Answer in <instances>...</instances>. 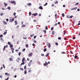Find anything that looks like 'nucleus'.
Masks as SVG:
<instances>
[{
  "instance_id": "f257e3e1",
  "label": "nucleus",
  "mask_w": 80,
  "mask_h": 80,
  "mask_svg": "<svg viewBox=\"0 0 80 80\" xmlns=\"http://www.w3.org/2000/svg\"><path fill=\"white\" fill-rule=\"evenodd\" d=\"M33 55V53L32 52H31L30 53H29L28 54V57H32V55Z\"/></svg>"
},
{
  "instance_id": "f03ea898",
  "label": "nucleus",
  "mask_w": 80,
  "mask_h": 80,
  "mask_svg": "<svg viewBox=\"0 0 80 80\" xmlns=\"http://www.w3.org/2000/svg\"><path fill=\"white\" fill-rule=\"evenodd\" d=\"M10 22H13V21H14V18H12V19H10Z\"/></svg>"
},
{
  "instance_id": "7ed1b4c3",
  "label": "nucleus",
  "mask_w": 80,
  "mask_h": 80,
  "mask_svg": "<svg viewBox=\"0 0 80 80\" xmlns=\"http://www.w3.org/2000/svg\"><path fill=\"white\" fill-rule=\"evenodd\" d=\"M11 3H13L15 5H16V2H15V1H11Z\"/></svg>"
},
{
  "instance_id": "20e7f679",
  "label": "nucleus",
  "mask_w": 80,
  "mask_h": 80,
  "mask_svg": "<svg viewBox=\"0 0 80 80\" xmlns=\"http://www.w3.org/2000/svg\"><path fill=\"white\" fill-rule=\"evenodd\" d=\"M77 8H78L77 7L72 8L71 9V10H77Z\"/></svg>"
},
{
  "instance_id": "39448f33",
  "label": "nucleus",
  "mask_w": 80,
  "mask_h": 80,
  "mask_svg": "<svg viewBox=\"0 0 80 80\" xmlns=\"http://www.w3.org/2000/svg\"><path fill=\"white\" fill-rule=\"evenodd\" d=\"M15 49H14V48H12L11 49V50H12V53H13L14 52L13 51H14V50Z\"/></svg>"
},
{
  "instance_id": "423d86ee",
  "label": "nucleus",
  "mask_w": 80,
  "mask_h": 80,
  "mask_svg": "<svg viewBox=\"0 0 80 80\" xmlns=\"http://www.w3.org/2000/svg\"><path fill=\"white\" fill-rule=\"evenodd\" d=\"M44 66H45L46 67V66H47V65H48V63H47V62H45V63H44L43 64Z\"/></svg>"
},
{
  "instance_id": "0eeeda50",
  "label": "nucleus",
  "mask_w": 80,
  "mask_h": 80,
  "mask_svg": "<svg viewBox=\"0 0 80 80\" xmlns=\"http://www.w3.org/2000/svg\"><path fill=\"white\" fill-rule=\"evenodd\" d=\"M48 48H50V47H51V44H50V43L49 42L48 43Z\"/></svg>"
},
{
  "instance_id": "6e6552de",
  "label": "nucleus",
  "mask_w": 80,
  "mask_h": 80,
  "mask_svg": "<svg viewBox=\"0 0 80 80\" xmlns=\"http://www.w3.org/2000/svg\"><path fill=\"white\" fill-rule=\"evenodd\" d=\"M32 15H34V16H37V15H38V13H33L32 14Z\"/></svg>"
},
{
  "instance_id": "1a4fd4ad",
  "label": "nucleus",
  "mask_w": 80,
  "mask_h": 80,
  "mask_svg": "<svg viewBox=\"0 0 80 80\" xmlns=\"http://www.w3.org/2000/svg\"><path fill=\"white\" fill-rule=\"evenodd\" d=\"M3 23L4 24V25H7V22H5V21H3Z\"/></svg>"
},
{
  "instance_id": "9d476101",
  "label": "nucleus",
  "mask_w": 80,
  "mask_h": 80,
  "mask_svg": "<svg viewBox=\"0 0 80 80\" xmlns=\"http://www.w3.org/2000/svg\"><path fill=\"white\" fill-rule=\"evenodd\" d=\"M5 75H7V76H10V74L9 73L6 72L5 73Z\"/></svg>"
},
{
  "instance_id": "9b49d317",
  "label": "nucleus",
  "mask_w": 80,
  "mask_h": 80,
  "mask_svg": "<svg viewBox=\"0 0 80 80\" xmlns=\"http://www.w3.org/2000/svg\"><path fill=\"white\" fill-rule=\"evenodd\" d=\"M25 58L24 57L23 58L22 60V62H24V61H25Z\"/></svg>"
},
{
  "instance_id": "f8f14e48",
  "label": "nucleus",
  "mask_w": 80,
  "mask_h": 80,
  "mask_svg": "<svg viewBox=\"0 0 80 80\" xmlns=\"http://www.w3.org/2000/svg\"><path fill=\"white\" fill-rule=\"evenodd\" d=\"M24 64H25V62H22L21 64L20 65H21V66H22V65H24Z\"/></svg>"
},
{
  "instance_id": "ddd939ff",
  "label": "nucleus",
  "mask_w": 80,
  "mask_h": 80,
  "mask_svg": "<svg viewBox=\"0 0 80 80\" xmlns=\"http://www.w3.org/2000/svg\"><path fill=\"white\" fill-rule=\"evenodd\" d=\"M5 32H4V33H3V35H6V34H7V30H5Z\"/></svg>"
},
{
  "instance_id": "4468645a",
  "label": "nucleus",
  "mask_w": 80,
  "mask_h": 80,
  "mask_svg": "<svg viewBox=\"0 0 80 80\" xmlns=\"http://www.w3.org/2000/svg\"><path fill=\"white\" fill-rule=\"evenodd\" d=\"M14 23H15V25H17V20L15 21Z\"/></svg>"
},
{
  "instance_id": "2eb2a0df",
  "label": "nucleus",
  "mask_w": 80,
  "mask_h": 80,
  "mask_svg": "<svg viewBox=\"0 0 80 80\" xmlns=\"http://www.w3.org/2000/svg\"><path fill=\"white\" fill-rule=\"evenodd\" d=\"M4 5L5 7H7V5H8V4L6 3L5 2H4Z\"/></svg>"
},
{
  "instance_id": "dca6fc26",
  "label": "nucleus",
  "mask_w": 80,
  "mask_h": 80,
  "mask_svg": "<svg viewBox=\"0 0 80 80\" xmlns=\"http://www.w3.org/2000/svg\"><path fill=\"white\" fill-rule=\"evenodd\" d=\"M20 58H18V60H17V62H19V60H20Z\"/></svg>"
},
{
  "instance_id": "f3484780",
  "label": "nucleus",
  "mask_w": 80,
  "mask_h": 80,
  "mask_svg": "<svg viewBox=\"0 0 80 80\" xmlns=\"http://www.w3.org/2000/svg\"><path fill=\"white\" fill-rule=\"evenodd\" d=\"M55 33V31H52V35H53Z\"/></svg>"
},
{
  "instance_id": "a211bd4d",
  "label": "nucleus",
  "mask_w": 80,
  "mask_h": 80,
  "mask_svg": "<svg viewBox=\"0 0 80 80\" xmlns=\"http://www.w3.org/2000/svg\"><path fill=\"white\" fill-rule=\"evenodd\" d=\"M39 9H40V10H42L43 9V8L42 7V6H40L39 7Z\"/></svg>"
},
{
  "instance_id": "6ab92c4d",
  "label": "nucleus",
  "mask_w": 80,
  "mask_h": 80,
  "mask_svg": "<svg viewBox=\"0 0 80 80\" xmlns=\"http://www.w3.org/2000/svg\"><path fill=\"white\" fill-rule=\"evenodd\" d=\"M28 72H30L32 71V70L30 69V68H28Z\"/></svg>"
},
{
  "instance_id": "aec40b11",
  "label": "nucleus",
  "mask_w": 80,
  "mask_h": 80,
  "mask_svg": "<svg viewBox=\"0 0 80 80\" xmlns=\"http://www.w3.org/2000/svg\"><path fill=\"white\" fill-rule=\"evenodd\" d=\"M26 48H28V47H29V46H28V44H26Z\"/></svg>"
},
{
  "instance_id": "412c9836",
  "label": "nucleus",
  "mask_w": 80,
  "mask_h": 80,
  "mask_svg": "<svg viewBox=\"0 0 80 80\" xmlns=\"http://www.w3.org/2000/svg\"><path fill=\"white\" fill-rule=\"evenodd\" d=\"M5 48H6V46H4L3 49V51H4V50H5Z\"/></svg>"
},
{
  "instance_id": "4be33fe9",
  "label": "nucleus",
  "mask_w": 80,
  "mask_h": 80,
  "mask_svg": "<svg viewBox=\"0 0 80 80\" xmlns=\"http://www.w3.org/2000/svg\"><path fill=\"white\" fill-rule=\"evenodd\" d=\"M10 48H12V47H13V45L10 44Z\"/></svg>"
},
{
  "instance_id": "5701e85b",
  "label": "nucleus",
  "mask_w": 80,
  "mask_h": 80,
  "mask_svg": "<svg viewBox=\"0 0 80 80\" xmlns=\"http://www.w3.org/2000/svg\"><path fill=\"white\" fill-rule=\"evenodd\" d=\"M28 5L30 6V5H32V4L30 3H28V4H27Z\"/></svg>"
},
{
  "instance_id": "b1692460",
  "label": "nucleus",
  "mask_w": 80,
  "mask_h": 80,
  "mask_svg": "<svg viewBox=\"0 0 80 80\" xmlns=\"http://www.w3.org/2000/svg\"><path fill=\"white\" fill-rule=\"evenodd\" d=\"M48 55H49V53H47L46 55V57H48Z\"/></svg>"
},
{
  "instance_id": "393cba45",
  "label": "nucleus",
  "mask_w": 80,
  "mask_h": 80,
  "mask_svg": "<svg viewBox=\"0 0 80 80\" xmlns=\"http://www.w3.org/2000/svg\"><path fill=\"white\" fill-rule=\"evenodd\" d=\"M8 45H11V42H8Z\"/></svg>"
},
{
  "instance_id": "a878e982",
  "label": "nucleus",
  "mask_w": 80,
  "mask_h": 80,
  "mask_svg": "<svg viewBox=\"0 0 80 80\" xmlns=\"http://www.w3.org/2000/svg\"><path fill=\"white\" fill-rule=\"evenodd\" d=\"M78 57V56H77V55H75V56H74V58H77Z\"/></svg>"
},
{
  "instance_id": "bb28decb",
  "label": "nucleus",
  "mask_w": 80,
  "mask_h": 80,
  "mask_svg": "<svg viewBox=\"0 0 80 80\" xmlns=\"http://www.w3.org/2000/svg\"><path fill=\"white\" fill-rule=\"evenodd\" d=\"M3 15H4V14H3V13H0L1 16H3Z\"/></svg>"
},
{
  "instance_id": "cd10ccee",
  "label": "nucleus",
  "mask_w": 80,
  "mask_h": 80,
  "mask_svg": "<svg viewBox=\"0 0 80 80\" xmlns=\"http://www.w3.org/2000/svg\"><path fill=\"white\" fill-rule=\"evenodd\" d=\"M62 17H64L65 16V14H64V13H62Z\"/></svg>"
},
{
  "instance_id": "c85d7f7f",
  "label": "nucleus",
  "mask_w": 80,
  "mask_h": 80,
  "mask_svg": "<svg viewBox=\"0 0 80 80\" xmlns=\"http://www.w3.org/2000/svg\"><path fill=\"white\" fill-rule=\"evenodd\" d=\"M47 51V48H45L44 49V52H46Z\"/></svg>"
},
{
  "instance_id": "c756f323",
  "label": "nucleus",
  "mask_w": 80,
  "mask_h": 80,
  "mask_svg": "<svg viewBox=\"0 0 80 80\" xmlns=\"http://www.w3.org/2000/svg\"><path fill=\"white\" fill-rule=\"evenodd\" d=\"M30 65H31V63H29L28 64V66L29 67H30Z\"/></svg>"
},
{
  "instance_id": "7c9ffc66",
  "label": "nucleus",
  "mask_w": 80,
  "mask_h": 80,
  "mask_svg": "<svg viewBox=\"0 0 80 80\" xmlns=\"http://www.w3.org/2000/svg\"><path fill=\"white\" fill-rule=\"evenodd\" d=\"M78 4H79V3L78 2L76 3L75 5H78Z\"/></svg>"
},
{
  "instance_id": "2f4dec72",
  "label": "nucleus",
  "mask_w": 80,
  "mask_h": 80,
  "mask_svg": "<svg viewBox=\"0 0 80 80\" xmlns=\"http://www.w3.org/2000/svg\"><path fill=\"white\" fill-rule=\"evenodd\" d=\"M8 10H10V9H11V8L9 7H8Z\"/></svg>"
},
{
  "instance_id": "473e14b6",
  "label": "nucleus",
  "mask_w": 80,
  "mask_h": 80,
  "mask_svg": "<svg viewBox=\"0 0 80 80\" xmlns=\"http://www.w3.org/2000/svg\"><path fill=\"white\" fill-rule=\"evenodd\" d=\"M45 29L46 30H48V27H47V26H46L45 27Z\"/></svg>"
},
{
  "instance_id": "72a5a7b5",
  "label": "nucleus",
  "mask_w": 80,
  "mask_h": 80,
  "mask_svg": "<svg viewBox=\"0 0 80 80\" xmlns=\"http://www.w3.org/2000/svg\"><path fill=\"white\" fill-rule=\"evenodd\" d=\"M43 32H44L45 34H46V32H47L46 30H44V31H43Z\"/></svg>"
},
{
  "instance_id": "f704fd0d",
  "label": "nucleus",
  "mask_w": 80,
  "mask_h": 80,
  "mask_svg": "<svg viewBox=\"0 0 80 80\" xmlns=\"http://www.w3.org/2000/svg\"><path fill=\"white\" fill-rule=\"evenodd\" d=\"M12 58H9V60L10 61H12Z\"/></svg>"
},
{
  "instance_id": "c9c22d12",
  "label": "nucleus",
  "mask_w": 80,
  "mask_h": 80,
  "mask_svg": "<svg viewBox=\"0 0 80 80\" xmlns=\"http://www.w3.org/2000/svg\"><path fill=\"white\" fill-rule=\"evenodd\" d=\"M55 4H57L58 3V1H56L55 2H54Z\"/></svg>"
},
{
  "instance_id": "e433bc0d",
  "label": "nucleus",
  "mask_w": 80,
  "mask_h": 80,
  "mask_svg": "<svg viewBox=\"0 0 80 80\" xmlns=\"http://www.w3.org/2000/svg\"><path fill=\"white\" fill-rule=\"evenodd\" d=\"M67 18H70V16H67Z\"/></svg>"
},
{
  "instance_id": "4c0bfd02",
  "label": "nucleus",
  "mask_w": 80,
  "mask_h": 80,
  "mask_svg": "<svg viewBox=\"0 0 80 80\" xmlns=\"http://www.w3.org/2000/svg\"><path fill=\"white\" fill-rule=\"evenodd\" d=\"M24 70H26V69H27L26 66H25L24 67Z\"/></svg>"
},
{
  "instance_id": "58836bf2",
  "label": "nucleus",
  "mask_w": 80,
  "mask_h": 80,
  "mask_svg": "<svg viewBox=\"0 0 80 80\" xmlns=\"http://www.w3.org/2000/svg\"><path fill=\"white\" fill-rule=\"evenodd\" d=\"M72 17H73V16L72 15H71L70 17V18H72Z\"/></svg>"
},
{
  "instance_id": "ea45409f",
  "label": "nucleus",
  "mask_w": 80,
  "mask_h": 80,
  "mask_svg": "<svg viewBox=\"0 0 80 80\" xmlns=\"http://www.w3.org/2000/svg\"><path fill=\"white\" fill-rule=\"evenodd\" d=\"M31 14H32V13L31 12H29V15H31Z\"/></svg>"
},
{
  "instance_id": "a19ab883",
  "label": "nucleus",
  "mask_w": 80,
  "mask_h": 80,
  "mask_svg": "<svg viewBox=\"0 0 80 80\" xmlns=\"http://www.w3.org/2000/svg\"><path fill=\"white\" fill-rule=\"evenodd\" d=\"M61 53L62 54H65V52H61Z\"/></svg>"
},
{
  "instance_id": "79ce46f5",
  "label": "nucleus",
  "mask_w": 80,
  "mask_h": 80,
  "mask_svg": "<svg viewBox=\"0 0 80 80\" xmlns=\"http://www.w3.org/2000/svg\"><path fill=\"white\" fill-rule=\"evenodd\" d=\"M47 4H48V3H46L45 4H44L43 5V6H46V5H47Z\"/></svg>"
},
{
  "instance_id": "37998d69",
  "label": "nucleus",
  "mask_w": 80,
  "mask_h": 80,
  "mask_svg": "<svg viewBox=\"0 0 80 80\" xmlns=\"http://www.w3.org/2000/svg\"><path fill=\"white\" fill-rule=\"evenodd\" d=\"M25 50H26L25 48H24L22 49V51L23 52H24V51H25Z\"/></svg>"
},
{
  "instance_id": "c03bdc74",
  "label": "nucleus",
  "mask_w": 80,
  "mask_h": 80,
  "mask_svg": "<svg viewBox=\"0 0 80 80\" xmlns=\"http://www.w3.org/2000/svg\"><path fill=\"white\" fill-rule=\"evenodd\" d=\"M25 27V25H23L22 27Z\"/></svg>"
},
{
  "instance_id": "a18cd8bd",
  "label": "nucleus",
  "mask_w": 80,
  "mask_h": 80,
  "mask_svg": "<svg viewBox=\"0 0 80 80\" xmlns=\"http://www.w3.org/2000/svg\"><path fill=\"white\" fill-rule=\"evenodd\" d=\"M58 40H61V37H59L58 38Z\"/></svg>"
},
{
  "instance_id": "49530a36",
  "label": "nucleus",
  "mask_w": 80,
  "mask_h": 80,
  "mask_svg": "<svg viewBox=\"0 0 80 80\" xmlns=\"http://www.w3.org/2000/svg\"><path fill=\"white\" fill-rule=\"evenodd\" d=\"M3 37V35L1 34L0 36V38H2Z\"/></svg>"
},
{
  "instance_id": "de8ad7c7",
  "label": "nucleus",
  "mask_w": 80,
  "mask_h": 80,
  "mask_svg": "<svg viewBox=\"0 0 80 80\" xmlns=\"http://www.w3.org/2000/svg\"><path fill=\"white\" fill-rule=\"evenodd\" d=\"M27 73V71L25 70L24 71V74H25V75H26V74Z\"/></svg>"
},
{
  "instance_id": "09e8293b",
  "label": "nucleus",
  "mask_w": 80,
  "mask_h": 80,
  "mask_svg": "<svg viewBox=\"0 0 80 80\" xmlns=\"http://www.w3.org/2000/svg\"><path fill=\"white\" fill-rule=\"evenodd\" d=\"M20 55H21V52H20L18 53V55L19 56H20Z\"/></svg>"
},
{
  "instance_id": "8fccbe9b",
  "label": "nucleus",
  "mask_w": 80,
  "mask_h": 80,
  "mask_svg": "<svg viewBox=\"0 0 80 80\" xmlns=\"http://www.w3.org/2000/svg\"><path fill=\"white\" fill-rule=\"evenodd\" d=\"M3 66L4 68H5V65L4 64H3Z\"/></svg>"
},
{
  "instance_id": "3c124183",
  "label": "nucleus",
  "mask_w": 80,
  "mask_h": 80,
  "mask_svg": "<svg viewBox=\"0 0 80 80\" xmlns=\"http://www.w3.org/2000/svg\"><path fill=\"white\" fill-rule=\"evenodd\" d=\"M53 28H54L53 27L51 28V30H53Z\"/></svg>"
},
{
  "instance_id": "603ef678",
  "label": "nucleus",
  "mask_w": 80,
  "mask_h": 80,
  "mask_svg": "<svg viewBox=\"0 0 80 80\" xmlns=\"http://www.w3.org/2000/svg\"><path fill=\"white\" fill-rule=\"evenodd\" d=\"M41 56H42V57H43V56H44V54L41 53Z\"/></svg>"
},
{
  "instance_id": "864d4df0",
  "label": "nucleus",
  "mask_w": 80,
  "mask_h": 80,
  "mask_svg": "<svg viewBox=\"0 0 80 80\" xmlns=\"http://www.w3.org/2000/svg\"><path fill=\"white\" fill-rule=\"evenodd\" d=\"M55 45H58V43L56 42L55 43Z\"/></svg>"
},
{
  "instance_id": "5fc2aeb1",
  "label": "nucleus",
  "mask_w": 80,
  "mask_h": 80,
  "mask_svg": "<svg viewBox=\"0 0 80 80\" xmlns=\"http://www.w3.org/2000/svg\"><path fill=\"white\" fill-rule=\"evenodd\" d=\"M57 14H55V17L56 19H57Z\"/></svg>"
},
{
  "instance_id": "6e6d98bb",
  "label": "nucleus",
  "mask_w": 80,
  "mask_h": 80,
  "mask_svg": "<svg viewBox=\"0 0 80 80\" xmlns=\"http://www.w3.org/2000/svg\"><path fill=\"white\" fill-rule=\"evenodd\" d=\"M20 69L21 70L23 71V69L22 68H20Z\"/></svg>"
},
{
  "instance_id": "4d7b16f0",
  "label": "nucleus",
  "mask_w": 80,
  "mask_h": 80,
  "mask_svg": "<svg viewBox=\"0 0 80 80\" xmlns=\"http://www.w3.org/2000/svg\"><path fill=\"white\" fill-rule=\"evenodd\" d=\"M64 35H65V33H66V31H64Z\"/></svg>"
},
{
  "instance_id": "13d9d810",
  "label": "nucleus",
  "mask_w": 80,
  "mask_h": 80,
  "mask_svg": "<svg viewBox=\"0 0 80 80\" xmlns=\"http://www.w3.org/2000/svg\"><path fill=\"white\" fill-rule=\"evenodd\" d=\"M33 21H34V22H37V20H34Z\"/></svg>"
},
{
  "instance_id": "bf43d9fd",
  "label": "nucleus",
  "mask_w": 80,
  "mask_h": 80,
  "mask_svg": "<svg viewBox=\"0 0 80 80\" xmlns=\"http://www.w3.org/2000/svg\"><path fill=\"white\" fill-rule=\"evenodd\" d=\"M14 18H17V16H14Z\"/></svg>"
},
{
  "instance_id": "052dcab7",
  "label": "nucleus",
  "mask_w": 80,
  "mask_h": 80,
  "mask_svg": "<svg viewBox=\"0 0 80 80\" xmlns=\"http://www.w3.org/2000/svg\"><path fill=\"white\" fill-rule=\"evenodd\" d=\"M33 42H34V43H36V42H37V41L35 40H34Z\"/></svg>"
},
{
  "instance_id": "680f3d73",
  "label": "nucleus",
  "mask_w": 80,
  "mask_h": 80,
  "mask_svg": "<svg viewBox=\"0 0 80 80\" xmlns=\"http://www.w3.org/2000/svg\"><path fill=\"white\" fill-rule=\"evenodd\" d=\"M77 11H78V12H79V11H80V9L78 8V9H77Z\"/></svg>"
},
{
  "instance_id": "e2e57ef3",
  "label": "nucleus",
  "mask_w": 80,
  "mask_h": 80,
  "mask_svg": "<svg viewBox=\"0 0 80 80\" xmlns=\"http://www.w3.org/2000/svg\"><path fill=\"white\" fill-rule=\"evenodd\" d=\"M2 75H0V78H2Z\"/></svg>"
},
{
  "instance_id": "0e129e2a",
  "label": "nucleus",
  "mask_w": 80,
  "mask_h": 80,
  "mask_svg": "<svg viewBox=\"0 0 80 80\" xmlns=\"http://www.w3.org/2000/svg\"><path fill=\"white\" fill-rule=\"evenodd\" d=\"M13 15H14V16H15V15H16V13L14 12V13H13Z\"/></svg>"
},
{
  "instance_id": "69168bd1",
  "label": "nucleus",
  "mask_w": 80,
  "mask_h": 80,
  "mask_svg": "<svg viewBox=\"0 0 80 80\" xmlns=\"http://www.w3.org/2000/svg\"><path fill=\"white\" fill-rule=\"evenodd\" d=\"M36 37H37V36H34V39L36 38Z\"/></svg>"
},
{
  "instance_id": "338daca9",
  "label": "nucleus",
  "mask_w": 80,
  "mask_h": 80,
  "mask_svg": "<svg viewBox=\"0 0 80 80\" xmlns=\"http://www.w3.org/2000/svg\"><path fill=\"white\" fill-rule=\"evenodd\" d=\"M8 79H9V78H7L5 80H8Z\"/></svg>"
},
{
  "instance_id": "774afa93",
  "label": "nucleus",
  "mask_w": 80,
  "mask_h": 80,
  "mask_svg": "<svg viewBox=\"0 0 80 80\" xmlns=\"http://www.w3.org/2000/svg\"><path fill=\"white\" fill-rule=\"evenodd\" d=\"M1 40L2 41H3V39H2V38H1Z\"/></svg>"
}]
</instances>
